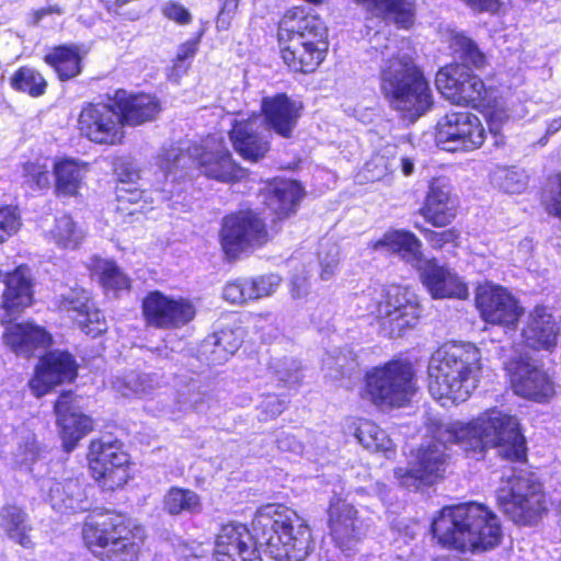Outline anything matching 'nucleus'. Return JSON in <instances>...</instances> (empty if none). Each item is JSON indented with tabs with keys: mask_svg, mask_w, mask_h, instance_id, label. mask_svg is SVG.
<instances>
[{
	"mask_svg": "<svg viewBox=\"0 0 561 561\" xmlns=\"http://www.w3.org/2000/svg\"><path fill=\"white\" fill-rule=\"evenodd\" d=\"M453 444L477 459L482 458L488 448H497L499 455L510 460L526 458V440L518 420L494 408L468 423L437 424L432 439L421 445L410 467L394 470L400 484L408 489L434 484L445 472L446 449Z\"/></svg>",
	"mask_w": 561,
	"mask_h": 561,
	"instance_id": "nucleus-1",
	"label": "nucleus"
},
{
	"mask_svg": "<svg viewBox=\"0 0 561 561\" xmlns=\"http://www.w3.org/2000/svg\"><path fill=\"white\" fill-rule=\"evenodd\" d=\"M370 47L381 57L379 91L389 107L403 118L415 122L433 106V93L423 70L412 56L399 49L397 38L376 32Z\"/></svg>",
	"mask_w": 561,
	"mask_h": 561,
	"instance_id": "nucleus-2",
	"label": "nucleus"
},
{
	"mask_svg": "<svg viewBox=\"0 0 561 561\" xmlns=\"http://www.w3.org/2000/svg\"><path fill=\"white\" fill-rule=\"evenodd\" d=\"M432 533L443 547L461 552H483L501 543L499 517L479 503L444 507L432 523Z\"/></svg>",
	"mask_w": 561,
	"mask_h": 561,
	"instance_id": "nucleus-3",
	"label": "nucleus"
},
{
	"mask_svg": "<svg viewBox=\"0 0 561 561\" xmlns=\"http://www.w3.org/2000/svg\"><path fill=\"white\" fill-rule=\"evenodd\" d=\"M252 527L256 541L276 561H304L313 549L307 523L295 511L282 504L272 503L260 507Z\"/></svg>",
	"mask_w": 561,
	"mask_h": 561,
	"instance_id": "nucleus-4",
	"label": "nucleus"
},
{
	"mask_svg": "<svg viewBox=\"0 0 561 561\" xmlns=\"http://www.w3.org/2000/svg\"><path fill=\"white\" fill-rule=\"evenodd\" d=\"M480 351L472 344H446L428 362V390L435 399L466 401L477 388Z\"/></svg>",
	"mask_w": 561,
	"mask_h": 561,
	"instance_id": "nucleus-5",
	"label": "nucleus"
},
{
	"mask_svg": "<svg viewBox=\"0 0 561 561\" xmlns=\"http://www.w3.org/2000/svg\"><path fill=\"white\" fill-rule=\"evenodd\" d=\"M277 35L282 58L293 71L310 73L323 61L327 26L318 15L295 8L280 20Z\"/></svg>",
	"mask_w": 561,
	"mask_h": 561,
	"instance_id": "nucleus-6",
	"label": "nucleus"
},
{
	"mask_svg": "<svg viewBox=\"0 0 561 561\" xmlns=\"http://www.w3.org/2000/svg\"><path fill=\"white\" fill-rule=\"evenodd\" d=\"M139 533L110 512L89 515L82 528L85 546L102 561H134L142 541Z\"/></svg>",
	"mask_w": 561,
	"mask_h": 561,
	"instance_id": "nucleus-7",
	"label": "nucleus"
},
{
	"mask_svg": "<svg viewBox=\"0 0 561 561\" xmlns=\"http://www.w3.org/2000/svg\"><path fill=\"white\" fill-rule=\"evenodd\" d=\"M496 500L502 512L523 526L535 525L548 510L541 483L523 470L502 479Z\"/></svg>",
	"mask_w": 561,
	"mask_h": 561,
	"instance_id": "nucleus-8",
	"label": "nucleus"
},
{
	"mask_svg": "<svg viewBox=\"0 0 561 561\" xmlns=\"http://www.w3.org/2000/svg\"><path fill=\"white\" fill-rule=\"evenodd\" d=\"M413 369L409 363L389 362L366 374V394L380 408H400L415 393Z\"/></svg>",
	"mask_w": 561,
	"mask_h": 561,
	"instance_id": "nucleus-9",
	"label": "nucleus"
},
{
	"mask_svg": "<svg viewBox=\"0 0 561 561\" xmlns=\"http://www.w3.org/2000/svg\"><path fill=\"white\" fill-rule=\"evenodd\" d=\"M371 312L381 320L383 330H388L390 336H400L404 330L416 324L421 307L417 297L409 289L391 285L382 291Z\"/></svg>",
	"mask_w": 561,
	"mask_h": 561,
	"instance_id": "nucleus-10",
	"label": "nucleus"
},
{
	"mask_svg": "<svg viewBox=\"0 0 561 561\" xmlns=\"http://www.w3.org/2000/svg\"><path fill=\"white\" fill-rule=\"evenodd\" d=\"M485 140V130L478 116L470 112H451L436 126L437 146L446 151H472Z\"/></svg>",
	"mask_w": 561,
	"mask_h": 561,
	"instance_id": "nucleus-11",
	"label": "nucleus"
},
{
	"mask_svg": "<svg viewBox=\"0 0 561 561\" xmlns=\"http://www.w3.org/2000/svg\"><path fill=\"white\" fill-rule=\"evenodd\" d=\"M88 459L93 478L106 490L121 488L129 479V456L116 440H92Z\"/></svg>",
	"mask_w": 561,
	"mask_h": 561,
	"instance_id": "nucleus-12",
	"label": "nucleus"
},
{
	"mask_svg": "<svg viewBox=\"0 0 561 561\" xmlns=\"http://www.w3.org/2000/svg\"><path fill=\"white\" fill-rule=\"evenodd\" d=\"M264 222L250 210L226 216L220 230L222 250L229 257L266 243Z\"/></svg>",
	"mask_w": 561,
	"mask_h": 561,
	"instance_id": "nucleus-13",
	"label": "nucleus"
},
{
	"mask_svg": "<svg viewBox=\"0 0 561 561\" xmlns=\"http://www.w3.org/2000/svg\"><path fill=\"white\" fill-rule=\"evenodd\" d=\"M437 90L454 104L479 107L489 92L484 82L461 65L442 68L435 79Z\"/></svg>",
	"mask_w": 561,
	"mask_h": 561,
	"instance_id": "nucleus-14",
	"label": "nucleus"
},
{
	"mask_svg": "<svg viewBox=\"0 0 561 561\" xmlns=\"http://www.w3.org/2000/svg\"><path fill=\"white\" fill-rule=\"evenodd\" d=\"M196 313L192 301L171 297L159 290L147 294L142 300V314L147 325L158 329H178L191 322Z\"/></svg>",
	"mask_w": 561,
	"mask_h": 561,
	"instance_id": "nucleus-15",
	"label": "nucleus"
},
{
	"mask_svg": "<svg viewBox=\"0 0 561 561\" xmlns=\"http://www.w3.org/2000/svg\"><path fill=\"white\" fill-rule=\"evenodd\" d=\"M80 134L100 145H116L124 137L119 112L105 103H89L78 117Z\"/></svg>",
	"mask_w": 561,
	"mask_h": 561,
	"instance_id": "nucleus-16",
	"label": "nucleus"
},
{
	"mask_svg": "<svg viewBox=\"0 0 561 561\" xmlns=\"http://www.w3.org/2000/svg\"><path fill=\"white\" fill-rule=\"evenodd\" d=\"M514 392L525 399L542 403L554 396V385L549 376L534 362L524 356L505 364Z\"/></svg>",
	"mask_w": 561,
	"mask_h": 561,
	"instance_id": "nucleus-17",
	"label": "nucleus"
},
{
	"mask_svg": "<svg viewBox=\"0 0 561 561\" xmlns=\"http://www.w3.org/2000/svg\"><path fill=\"white\" fill-rule=\"evenodd\" d=\"M476 304L485 322L507 329H515L523 313L516 299L499 286H480L477 290Z\"/></svg>",
	"mask_w": 561,
	"mask_h": 561,
	"instance_id": "nucleus-18",
	"label": "nucleus"
},
{
	"mask_svg": "<svg viewBox=\"0 0 561 561\" xmlns=\"http://www.w3.org/2000/svg\"><path fill=\"white\" fill-rule=\"evenodd\" d=\"M271 133L261 115L236 119L230 130V139L237 152L251 162L262 159L270 150Z\"/></svg>",
	"mask_w": 561,
	"mask_h": 561,
	"instance_id": "nucleus-19",
	"label": "nucleus"
},
{
	"mask_svg": "<svg viewBox=\"0 0 561 561\" xmlns=\"http://www.w3.org/2000/svg\"><path fill=\"white\" fill-rule=\"evenodd\" d=\"M78 366L73 356L64 351H51L41 358L30 387L37 397L44 396L56 385L72 381Z\"/></svg>",
	"mask_w": 561,
	"mask_h": 561,
	"instance_id": "nucleus-20",
	"label": "nucleus"
},
{
	"mask_svg": "<svg viewBox=\"0 0 561 561\" xmlns=\"http://www.w3.org/2000/svg\"><path fill=\"white\" fill-rule=\"evenodd\" d=\"M214 556L217 561H262L249 529L233 523L221 526Z\"/></svg>",
	"mask_w": 561,
	"mask_h": 561,
	"instance_id": "nucleus-21",
	"label": "nucleus"
},
{
	"mask_svg": "<svg viewBox=\"0 0 561 561\" xmlns=\"http://www.w3.org/2000/svg\"><path fill=\"white\" fill-rule=\"evenodd\" d=\"M330 533L336 546L344 552L365 536V527L355 507L343 500H336L329 507Z\"/></svg>",
	"mask_w": 561,
	"mask_h": 561,
	"instance_id": "nucleus-22",
	"label": "nucleus"
},
{
	"mask_svg": "<svg viewBox=\"0 0 561 561\" xmlns=\"http://www.w3.org/2000/svg\"><path fill=\"white\" fill-rule=\"evenodd\" d=\"M195 165L207 178L220 181H239L245 176V170L237 164L231 152L221 142L207 140L206 146H199Z\"/></svg>",
	"mask_w": 561,
	"mask_h": 561,
	"instance_id": "nucleus-23",
	"label": "nucleus"
},
{
	"mask_svg": "<svg viewBox=\"0 0 561 561\" xmlns=\"http://www.w3.org/2000/svg\"><path fill=\"white\" fill-rule=\"evenodd\" d=\"M57 423L64 448L72 450L77 443L92 430V420L80 412L71 391L62 392L55 403Z\"/></svg>",
	"mask_w": 561,
	"mask_h": 561,
	"instance_id": "nucleus-24",
	"label": "nucleus"
},
{
	"mask_svg": "<svg viewBox=\"0 0 561 561\" xmlns=\"http://www.w3.org/2000/svg\"><path fill=\"white\" fill-rule=\"evenodd\" d=\"M0 279L4 284L1 305L3 313H0V321L5 323L10 321V314L19 313L32 304L31 270L25 265H20L10 273L0 271Z\"/></svg>",
	"mask_w": 561,
	"mask_h": 561,
	"instance_id": "nucleus-25",
	"label": "nucleus"
},
{
	"mask_svg": "<svg viewBox=\"0 0 561 561\" xmlns=\"http://www.w3.org/2000/svg\"><path fill=\"white\" fill-rule=\"evenodd\" d=\"M422 282L431 296L439 298H466L468 288L463 282L445 265H438L435 260H424L417 268Z\"/></svg>",
	"mask_w": 561,
	"mask_h": 561,
	"instance_id": "nucleus-26",
	"label": "nucleus"
},
{
	"mask_svg": "<svg viewBox=\"0 0 561 561\" xmlns=\"http://www.w3.org/2000/svg\"><path fill=\"white\" fill-rule=\"evenodd\" d=\"M9 318V322L2 323L5 325L3 341L18 356L30 357L37 350H43L50 344L51 336L42 327L32 322L13 323L14 314H10Z\"/></svg>",
	"mask_w": 561,
	"mask_h": 561,
	"instance_id": "nucleus-27",
	"label": "nucleus"
},
{
	"mask_svg": "<svg viewBox=\"0 0 561 561\" xmlns=\"http://www.w3.org/2000/svg\"><path fill=\"white\" fill-rule=\"evenodd\" d=\"M302 104L285 93L262 100V111L270 128L284 138H289L297 126Z\"/></svg>",
	"mask_w": 561,
	"mask_h": 561,
	"instance_id": "nucleus-28",
	"label": "nucleus"
},
{
	"mask_svg": "<svg viewBox=\"0 0 561 561\" xmlns=\"http://www.w3.org/2000/svg\"><path fill=\"white\" fill-rule=\"evenodd\" d=\"M457 203L451 196L450 185L442 179L431 182L424 206L423 217L436 227L448 225L456 217Z\"/></svg>",
	"mask_w": 561,
	"mask_h": 561,
	"instance_id": "nucleus-29",
	"label": "nucleus"
},
{
	"mask_svg": "<svg viewBox=\"0 0 561 561\" xmlns=\"http://www.w3.org/2000/svg\"><path fill=\"white\" fill-rule=\"evenodd\" d=\"M48 484V500L55 511L68 514L90 510L91 502L79 478L49 481Z\"/></svg>",
	"mask_w": 561,
	"mask_h": 561,
	"instance_id": "nucleus-30",
	"label": "nucleus"
},
{
	"mask_svg": "<svg viewBox=\"0 0 561 561\" xmlns=\"http://www.w3.org/2000/svg\"><path fill=\"white\" fill-rule=\"evenodd\" d=\"M559 328L545 307H536L529 313L522 335L527 346L549 351L557 344Z\"/></svg>",
	"mask_w": 561,
	"mask_h": 561,
	"instance_id": "nucleus-31",
	"label": "nucleus"
},
{
	"mask_svg": "<svg viewBox=\"0 0 561 561\" xmlns=\"http://www.w3.org/2000/svg\"><path fill=\"white\" fill-rule=\"evenodd\" d=\"M373 249L386 250L398 254L403 261L419 268L423 264L422 243L412 232L393 230L386 232L382 238L376 241Z\"/></svg>",
	"mask_w": 561,
	"mask_h": 561,
	"instance_id": "nucleus-32",
	"label": "nucleus"
},
{
	"mask_svg": "<svg viewBox=\"0 0 561 561\" xmlns=\"http://www.w3.org/2000/svg\"><path fill=\"white\" fill-rule=\"evenodd\" d=\"M301 197L300 185L296 181L284 180L268 188L266 205L282 219L296 211Z\"/></svg>",
	"mask_w": 561,
	"mask_h": 561,
	"instance_id": "nucleus-33",
	"label": "nucleus"
},
{
	"mask_svg": "<svg viewBox=\"0 0 561 561\" xmlns=\"http://www.w3.org/2000/svg\"><path fill=\"white\" fill-rule=\"evenodd\" d=\"M369 10L378 13L393 22L398 27L408 30L415 21V1L414 0H354Z\"/></svg>",
	"mask_w": 561,
	"mask_h": 561,
	"instance_id": "nucleus-34",
	"label": "nucleus"
},
{
	"mask_svg": "<svg viewBox=\"0 0 561 561\" xmlns=\"http://www.w3.org/2000/svg\"><path fill=\"white\" fill-rule=\"evenodd\" d=\"M123 125L137 126L152 121L160 112V104L150 94L130 95L124 102H118Z\"/></svg>",
	"mask_w": 561,
	"mask_h": 561,
	"instance_id": "nucleus-35",
	"label": "nucleus"
},
{
	"mask_svg": "<svg viewBox=\"0 0 561 561\" xmlns=\"http://www.w3.org/2000/svg\"><path fill=\"white\" fill-rule=\"evenodd\" d=\"M88 172V165L75 159H62L54 164L55 190L58 196H76Z\"/></svg>",
	"mask_w": 561,
	"mask_h": 561,
	"instance_id": "nucleus-36",
	"label": "nucleus"
},
{
	"mask_svg": "<svg viewBox=\"0 0 561 561\" xmlns=\"http://www.w3.org/2000/svg\"><path fill=\"white\" fill-rule=\"evenodd\" d=\"M0 525L7 535L24 548L32 546L27 514L19 506L5 505L0 510Z\"/></svg>",
	"mask_w": 561,
	"mask_h": 561,
	"instance_id": "nucleus-37",
	"label": "nucleus"
},
{
	"mask_svg": "<svg viewBox=\"0 0 561 561\" xmlns=\"http://www.w3.org/2000/svg\"><path fill=\"white\" fill-rule=\"evenodd\" d=\"M44 60L55 69L62 81L72 79L81 72V57L77 45L55 47Z\"/></svg>",
	"mask_w": 561,
	"mask_h": 561,
	"instance_id": "nucleus-38",
	"label": "nucleus"
},
{
	"mask_svg": "<svg viewBox=\"0 0 561 561\" xmlns=\"http://www.w3.org/2000/svg\"><path fill=\"white\" fill-rule=\"evenodd\" d=\"M203 504L201 496L190 489L172 486L163 497V510L170 515L198 514Z\"/></svg>",
	"mask_w": 561,
	"mask_h": 561,
	"instance_id": "nucleus-39",
	"label": "nucleus"
},
{
	"mask_svg": "<svg viewBox=\"0 0 561 561\" xmlns=\"http://www.w3.org/2000/svg\"><path fill=\"white\" fill-rule=\"evenodd\" d=\"M161 379L157 374L129 373L124 378H117L113 387L123 396L144 397L151 394L160 387Z\"/></svg>",
	"mask_w": 561,
	"mask_h": 561,
	"instance_id": "nucleus-40",
	"label": "nucleus"
},
{
	"mask_svg": "<svg viewBox=\"0 0 561 561\" xmlns=\"http://www.w3.org/2000/svg\"><path fill=\"white\" fill-rule=\"evenodd\" d=\"M171 146L164 148L159 156V165L167 173L173 172L178 169H187L195 165L196 157L198 154L199 146Z\"/></svg>",
	"mask_w": 561,
	"mask_h": 561,
	"instance_id": "nucleus-41",
	"label": "nucleus"
},
{
	"mask_svg": "<svg viewBox=\"0 0 561 561\" xmlns=\"http://www.w3.org/2000/svg\"><path fill=\"white\" fill-rule=\"evenodd\" d=\"M450 48L455 58L461 60L462 64L460 65L465 66L467 69H469V67L481 69L486 64V57L478 45L461 33H455L451 36Z\"/></svg>",
	"mask_w": 561,
	"mask_h": 561,
	"instance_id": "nucleus-42",
	"label": "nucleus"
},
{
	"mask_svg": "<svg viewBox=\"0 0 561 561\" xmlns=\"http://www.w3.org/2000/svg\"><path fill=\"white\" fill-rule=\"evenodd\" d=\"M357 366V355L348 346L333 350L328 353L327 357L323 359V367L327 369V376L332 379H340L344 376H350Z\"/></svg>",
	"mask_w": 561,
	"mask_h": 561,
	"instance_id": "nucleus-43",
	"label": "nucleus"
},
{
	"mask_svg": "<svg viewBox=\"0 0 561 561\" xmlns=\"http://www.w3.org/2000/svg\"><path fill=\"white\" fill-rule=\"evenodd\" d=\"M355 435L359 444L373 453L389 451L392 448V440L388 434L368 420L359 423Z\"/></svg>",
	"mask_w": 561,
	"mask_h": 561,
	"instance_id": "nucleus-44",
	"label": "nucleus"
},
{
	"mask_svg": "<svg viewBox=\"0 0 561 561\" xmlns=\"http://www.w3.org/2000/svg\"><path fill=\"white\" fill-rule=\"evenodd\" d=\"M14 90L28 93L31 96H39L45 93L47 82L34 68L21 67L10 79Z\"/></svg>",
	"mask_w": 561,
	"mask_h": 561,
	"instance_id": "nucleus-45",
	"label": "nucleus"
},
{
	"mask_svg": "<svg viewBox=\"0 0 561 561\" xmlns=\"http://www.w3.org/2000/svg\"><path fill=\"white\" fill-rule=\"evenodd\" d=\"M117 211L123 216L144 214L147 209V194L145 191L131 186H117Z\"/></svg>",
	"mask_w": 561,
	"mask_h": 561,
	"instance_id": "nucleus-46",
	"label": "nucleus"
},
{
	"mask_svg": "<svg viewBox=\"0 0 561 561\" xmlns=\"http://www.w3.org/2000/svg\"><path fill=\"white\" fill-rule=\"evenodd\" d=\"M50 237L59 247L65 249L77 248L83 239L81 230L77 228L72 218L67 215L56 219Z\"/></svg>",
	"mask_w": 561,
	"mask_h": 561,
	"instance_id": "nucleus-47",
	"label": "nucleus"
},
{
	"mask_svg": "<svg viewBox=\"0 0 561 561\" xmlns=\"http://www.w3.org/2000/svg\"><path fill=\"white\" fill-rule=\"evenodd\" d=\"M93 268L100 275V282L105 289L117 291L129 287L128 277L114 262L96 259Z\"/></svg>",
	"mask_w": 561,
	"mask_h": 561,
	"instance_id": "nucleus-48",
	"label": "nucleus"
},
{
	"mask_svg": "<svg viewBox=\"0 0 561 561\" xmlns=\"http://www.w3.org/2000/svg\"><path fill=\"white\" fill-rule=\"evenodd\" d=\"M72 318L78 328L88 335L98 336L107 329L103 314L92 302Z\"/></svg>",
	"mask_w": 561,
	"mask_h": 561,
	"instance_id": "nucleus-49",
	"label": "nucleus"
},
{
	"mask_svg": "<svg viewBox=\"0 0 561 561\" xmlns=\"http://www.w3.org/2000/svg\"><path fill=\"white\" fill-rule=\"evenodd\" d=\"M494 184L507 194H520L527 186V175L517 169H500L493 175Z\"/></svg>",
	"mask_w": 561,
	"mask_h": 561,
	"instance_id": "nucleus-50",
	"label": "nucleus"
},
{
	"mask_svg": "<svg viewBox=\"0 0 561 561\" xmlns=\"http://www.w3.org/2000/svg\"><path fill=\"white\" fill-rule=\"evenodd\" d=\"M484 104H480L479 107H483L485 113L484 116L489 124L490 133L497 135L502 126L508 121L510 113L506 105L503 102L494 101L491 104L489 96L483 101Z\"/></svg>",
	"mask_w": 561,
	"mask_h": 561,
	"instance_id": "nucleus-51",
	"label": "nucleus"
},
{
	"mask_svg": "<svg viewBox=\"0 0 561 561\" xmlns=\"http://www.w3.org/2000/svg\"><path fill=\"white\" fill-rule=\"evenodd\" d=\"M207 394L198 381H191L178 391V402L182 409L199 410L205 404Z\"/></svg>",
	"mask_w": 561,
	"mask_h": 561,
	"instance_id": "nucleus-52",
	"label": "nucleus"
},
{
	"mask_svg": "<svg viewBox=\"0 0 561 561\" xmlns=\"http://www.w3.org/2000/svg\"><path fill=\"white\" fill-rule=\"evenodd\" d=\"M23 178L34 188H47L50 184L48 167L39 161L23 164Z\"/></svg>",
	"mask_w": 561,
	"mask_h": 561,
	"instance_id": "nucleus-53",
	"label": "nucleus"
},
{
	"mask_svg": "<svg viewBox=\"0 0 561 561\" xmlns=\"http://www.w3.org/2000/svg\"><path fill=\"white\" fill-rule=\"evenodd\" d=\"M22 226L21 215L16 207H0V243L15 234Z\"/></svg>",
	"mask_w": 561,
	"mask_h": 561,
	"instance_id": "nucleus-54",
	"label": "nucleus"
},
{
	"mask_svg": "<svg viewBox=\"0 0 561 561\" xmlns=\"http://www.w3.org/2000/svg\"><path fill=\"white\" fill-rule=\"evenodd\" d=\"M89 294L81 288H70L66 294L60 295L59 309L79 314L90 304Z\"/></svg>",
	"mask_w": 561,
	"mask_h": 561,
	"instance_id": "nucleus-55",
	"label": "nucleus"
},
{
	"mask_svg": "<svg viewBox=\"0 0 561 561\" xmlns=\"http://www.w3.org/2000/svg\"><path fill=\"white\" fill-rule=\"evenodd\" d=\"M282 278L276 274H268L249 279V295L252 299H260L273 295L279 287Z\"/></svg>",
	"mask_w": 561,
	"mask_h": 561,
	"instance_id": "nucleus-56",
	"label": "nucleus"
},
{
	"mask_svg": "<svg viewBox=\"0 0 561 561\" xmlns=\"http://www.w3.org/2000/svg\"><path fill=\"white\" fill-rule=\"evenodd\" d=\"M340 251L334 243H324L319 252V264L321 267L320 277L329 280L334 275L339 263Z\"/></svg>",
	"mask_w": 561,
	"mask_h": 561,
	"instance_id": "nucleus-57",
	"label": "nucleus"
},
{
	"mask_svg": "<svg viewBox=\"0 0 561 561\" xmlns=\"http://www.w3.org/2000/svg\"><path fill=\"white\" fill-rule=\"evenodd\" d=\"M273 367L277 380L284 386L294 387L300 382V366L297 360L293 358H285L282 362L275 363Z\"/></svg>",
	"mask_w": 561,
	"mask_h": 561,
	"instance_id": "nucleus-58",
	"label": "nucleus"
},
{
	"mask_svg": "<svg viewBox=\"0 0 561 561\" xmlns=\"http://www.w3.org/2000/svg\"><path fill=\"white\" fill-rule=\"evenodd\" d=\"M38 455L39 449L35 435L26 433L21 437V442L14 453L15 461L21 466H28L37 460Z\"/></svg>",
	"mask_w": 561,
	"mask_h": 561,
	"instance_id": "nucleus-59",
	"label": "nucleus"
},
{
	"mask_svg": "<svg viewBox=\"0 0 561 561\" xmlns=\"http://www.w3.org/2000/svg\"><path fill=\"white\" fill-rule=\"evenodd\" d=\"M391 168L392 164L386 157L375 154L365 163L364 175L367 181H380L391 171Z\"/></svg>",
	"mask_w": 561,
	"mask_h": 561,
	"instance_id": "nucleus-60",
	"label": "nucleus"
},
{
	"mask_svg": "<svg viewBox=\"0 0 561 561\" xmlns=\"http://www.w3.org/2000/svg\"><path fill=\"white\" fill-rule=\"evenodd\" d=\"M250 285L249 279L247 278H240L236 279L233 282H229L224 290H222V297L225 300L231 302V304H242L249 299H252L250 297Z\"/></svg>",
	"mask_w": 561,
	"mask_h": 561,
	"instance_id": "nucleus-61",
	"label": "nucleus"
},
{
	"mask_svg": "<svg viewBox=\"0 0 561 561\" xmlns=\"http://www.w3.org/2000/svg\"><path fill=\"white\" fill-rule=\"evenodd\" d=\"M415 227L424 236L425 240L435 249H442L446 244H455L458 240V232L455 229H447L443 231H434L428 228Z\"/></svg>",
	"mask_w": 561,
	"mask_h": 561,
	"instance_id": "nucleus-62",
	"label": "nucleus"
},
{
	"mask_svg": "<svg viewBox=\"0 0 561 561\" xmlns=\"http://www.w3.org/2000/svg\"><path fill=\"white\" fill-rule=\"evenodd\" d=\"M115 173L119 182L118 186H133L140 180V170L137 163L130 160L117 162Z\"/></svg>",
	"mask_w": 561,
	"mask_h": 561,
	"instance_id": "nucleus-63",
	"label": "nucleus"
},
{
	"mask_svg": "<svg viewBox=\"0 0 561 561\" xmlns=\"http://www.w3.org/2000/svg\"><path fill=\"white\" fill-rule=\"evenodd\" d=\"M202 353L210 365H220L231 356L219 343L214 344L211 336L203 342Z\"/></svg>",
	"mask_w": 561,
	"mask_h": 561,
	"instance_id": "nucleus-64",
	"label": "nucleus"
}]
</instances>
